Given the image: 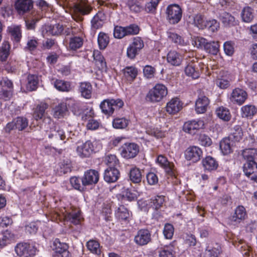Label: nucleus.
<instances>
[{"mask_svg":"<svg viewBox=\"0 0 257 257\" xmlns=\"http://www.w3.org/2000/svg\"><path fill=\"white\" fill-rule=\"evenodd\" d=\"M94 112L93 109H90L86 113L82 116L83 120H87L86 125V128L90 131H95L99 128L101 125L100 121L93 118L94 117Z\"/></svg>","mask_w":257,"mask_h":257,"instance_id":"dca6fc26","label":"nucleus"},{"mask_svg":"<svg viewBox=\"0 0 257 257\" xmlns=\"http://www.w3.org/2000/svg\"><path fill=\"white\" fill-rule=\"evenodd\" d=\"M116 217L120 221H125L128 217V210L124 205H121L115 213Z\"/></svg>","mask_w":257,"mask_h":257,"instance_id":"3c124183","label":"nucleus"},{"mask_svg":"<svg viewBox=\"0 0 257 257\" xmlns=\"http://www.w3.org/2000/svg\"><path fill=\"white\" fill-rule=\"evenodd\" d=\"M204 125V121L201 119L188 120L184 123L183 130L186 133L194 135L200 129L203 128Z\"/></svg>","mask_w":257,"mask_h":257,"instance_id":"2eb2a0df","label":"nucleus"},{"mask_svg":"<svg viewBox=\"0 0 257 257\" xmlns=\"http://www.w3.org/2000/svg\"><path fill=\"white\" fill-rule=\"evenodd\" d=\"M219 18L225 27H231L237 24L234 17L226 12H221Z\"/></svg>","mask_w":257,"mask_h":257,"instance_id":"e433bc0d","label":"nucleus"},{"mask_svg":"<svg viewBox=\"0 0 257 257\" xmlns=\"http://www.w3.org/2000/svg\"><path fill=\"white\" fill-rule=\"evenodd\" d=\"M81 178L79 177L74 176L70 179V182L72 186L74 189L79 191L83 190L84 187L82 186V184H81Z\"/></svg>","mask_w":257,"mask_h":257,"instance_id":"e2e57ef3","label":"nucleus"},{"mask_svg":"<svg viewBox=\"0 0 257 257\" xmlns=\"http://www.w3.org/2000/svg\"><path fill=\"white\" fill-rule=\"evenodd\" d=\"M144 46V42L140 37L135 38L130 45V58L134 59Z\"/></svg>","mask_w":257,"mask_h":257,"instance_id":"c85d7f7f","label":"nucleus"},{"mask_svg":"<svg viewBox=\"0 0 257 257\" xmlns=\"http://www.w3.org/2000/svg\"><path fill=\"white\" fill-rule=\"evenodd\" d=\"M96 141L87 140L77 146L76 151L77 155L82 159L89 158L92 154L97 152Z\"/></svg>","mask_w":257,"mask_h":257,"instance_id":"20e7f679","label":"nucleus"},{"mask_svg":"<svg viewBox=\"0 0 257 257\" xmlns=\"http://www.w3.org/2000/svg\"><path fill=\"white\" fill-rule=\"evenodd\" d=\"M71 171V165L68 160H64L60 163V172L65 174Z\"/></svg>","mask_w":257,"mask_h":257,"instance_id":"774afa93","label":"nucleus"},{"mask_svg":"<svg viewBox=\"0 0 257 257\" xmlns=\"http://www.w3.org/2000/svg\"><path fill=\"white\" fill-rule=\"evenodd\" d=\"M83 44V39L80 37L74 36L70 39L69 49L72 51H76L81 48Z\"/></svg>","mask_w":257,"mask_h":257,"instance_id":"c03bdc74","label":"nucleus"},{"mask_svg":"<svg viewBox=\"0 0 257 257\" xmlns=\"http://www.w3.org/2000/svg\"><path fill=\"white\" fill-rule=\"evenodd\" d=\"M183 104L179 98H173L167 103L166 111L169 114H176L182 109Z\"/></svg>","mask_w":257,"mask_h":257,"instance_id":"b1692460","label":"nucleus"},{"mask_svg":"<svg viewBox=\"0 0 257 257\" xmlns=\"http://www.w3.org/2000/svg\"><path fill=\"white\" fill-rule=\"evenodd\" d=\"M167 15L170 23L177 24L182 18L181 9L177 5H171L167 7Z\"/></svg>","mask_w":257,"mask_h":257,"instance_id":"4468645a","label":"nucleus"},{"mask_svg":"<svg viewBox=\"0 0 257 257\" xmlns=\"http://www.w3.org/2000/svg\"><path fill=\"white\" fill-rule=\"evenodd\" d=\"M201 163L204 170L208 172L216 170L218 167V162L210 156H206L203 158Z\"/></svg>","mask_w":257,"mask_h":257,"instance_id":"c756f323","label":"nucleus"},{"mask_svg":"<svg viewBox=\"0 0 257 257\" xmlns=\"http://www.w3.org/2000/svg\"><path fill=\"white\" fill-rule=\"evenodd\" d=\"M241 17L244 22H250L254 17L253 10L249 7H245L242 11Z\"/></svg>","mask_w":257,"mask_h":257,"instance_id":"de8ad7c7","label":"nucleus"},{"mask_svg":"<svg viewBox=\"0 0 257 257\" xmlns=\"http://www.w3.org/2000/svg\"><path fill=\"white\" fill-rule=\"evenodd\" d=\"M156 163L164 169L166 174L170 177L175 176V166L173 162L168 161L167 158L163 155L158 156Z\"/></svg>","mask_w":257,"mask_h":257,"instance_id":"f8f14e48","label":"nucleus"},{"mask_svg":"<svg viewBox=\"0 0 257 257\" xmlns=\"http://www.w3.org/2000/svg\"><path fill=\"white\" fill-rule=\"evenodd\" d=\"M135 242L139 245H145L151 241V233L147 229H140L134 238Z\"/></svg>","mask_w":257,"mask_h":257,"instance_id":"6ab92c4d","label":"nucleus"},{"mask_svg":"<svg viewBox=\"0 0 257 257\" xmlns=\"http://www.w3.org/2000/svg\"><path fill=\"white\" fill-rule=\"evenodd\" d=\"M243 132L241 126L239 125H235L231 130V132L228 137L234 143L239 142L242 139Z\"/></svg>","mask_w":257,"mask_h":257,"instance_id":"72a5a7b5","label":"nucleus"},{"mask_svg":"<svg viewBox=\"0 0 257 257\" xmlns=\"http://www.w3.org/2000/svg\"><path fill=\"white\" fill-rule=\"evenodd\" d=\"M26 88L29 91L36 90L39 82V76L36 74H29L27 78Z\"/></svg>","mask_w":257,"mask_h":257,"instance_id":"f704fd0d","label":"nucleus"},{"mask_svg":"<svg viewBox=\"0 0 257 257\" xmlns=\"http://www.w3.org/2000/svg\"><path fill=\"white\" fill-rule=\"evenodd\" d=\"M163 232L165 238L172 239L174 233V226L171 223H166L164 225Z\"/></svg>","mask_w":257,"mask_h":257,"instance_id":"4d7b16f0","label":"nucleus"},{"mask_svg":"<svg viewBox=\"0 0 257 257\" xmlns=\"http://www.w3.org/2000/svg\"><path fill=\"white\" fill-rule=\"evenodd\" d=\"M48 108V104L45 102H41L36 105L32 109V115L33 119L37 122L42 121L48 124H54L51 118L46 111Z\"/></svg>","mask_w":257,"mask_h":257,"instance_id":"7ed1b4c3","label":"nucleus"},{"mask_svg":"<svg viewBox=\"0 0 257 257\" xmlns=\"http://www.w3.org/2000/svg\"><path fill=\"white\" fill-rule=\"evenodd\" d=\"M240 112L242 117L251 119L256 114L257 108L253 105L247 104L241 107Z\"/></svg>","mask_w":257,"mask_h":257,"instance_id":"c9c22d12","label":"nucleus"},{"mask_svg":"<svg viewBox=\"0 0 257 257\" xmlns=\"http://www.w3.org/2000/svg\"><path fill=\"white\" fill-rule=\"evenodd\" d=\"M119 175L117 168H107L104 173V180L108 183H113L118 179Z\"/></svg>","mask_w":257,"mask_h":257,"instance_id":"7c9ffc66","label":"nucleus"},{"mask_svg":"<svg viewBox=\"0 0 257 257\" xmlns=\"http://www.w3.org/2000/svg\"><path fill=\"white\" fill-rule=\"evenodd\" d=\"M106 164L108 168H117L119 166V160L114 155H108L106 157Z\"/></svg>","mask_w":257,"mask_h":257,"instance_id":"6e6d98bb","label":"nucleus"},{"mask_svg":"<svg viewBox=\"0 0 257 257\" xmlns=\"http://www.w3.org/2000/svg\"><path fill=\"white\" fill-rule=\"evenodd\" d=\"M16 240V235L12 231L7 229L0 233V249L3 248Z\"/></svg>","mask_w":257,"mask_h":257,"instance_id":"5701e85b","label":"nucleus"},{"mask_svg":"<svg viewBox=\"0 0 257 257\" xmlns=\"http://www.w3.org/2000/svg\"><path fill=\"white\" fill-rule=\"evenodd\" d=\"M147 183L150 185H155L158 183L159 178L156 173L149 172L146 175Z\"/></svg>","mask_w":257,"mask_h":257,"instance_id":"680f3d73","label":"nucleus"},{"mask_svg":"<svg viewBox=\"0 0 257 257\" xmlns=\"http://www.w3.org/2000/svg\"><path fill=\"white\" fill-rule=\"evenodd\" d=\"M14 6L17 13L23 15L32 9L33 3L32 0H16Z\"/></svg>","mask_w":257,"mask_h":257,"instance_id":"4be33fe9","label":"nucleus"},{"mask_svg":"<svg viewBox=\"0 0 257 257\" xmlns=\"http://www.w3.org/2000/svg\"><path fill=\"white\" fill-rule=\"evenodd\" d=\"M217 117L224 121H228L231 118V115L229 109L223 106H220L216 110Z\"/></svg>","mask_w":257,"mask_h":257,"instance_id":"79ce46f5","label":"nucleus"},{"mask_svg":"<svg viewBox=\"0 0 257 257\" xmlns=\"http://www.w3.org/2000/svg\"><path fill=\"white\" fill-rule=\"evenodd\" d=\"M142 179L141 170L137 167L131 168L130 170V180L135 184L140 183Z\"/></svg>","mask_w":257,"mask_h":257,"instance_id":"37998d69","label":"nucleus"},{"mask_svg":"<svg viewBox=\"0 0 257 257\" xmlns=\"http://www.w3.org/2000/svg\"><path fill=\"white\" fill-rule=\"evenodd\" d=\"M59 4L63 8L73 7V13L72 15L73 19L77 21H82L83 16L89 14L91 8L87 4L83 1L76 3L75 0H58Z\"/></svg>","mask_w":257,"mask_h":257,"instance_id":"f257e3e1","label":"nucleus"},{"mask_svg":"<svg viewBox=\"0 0 257 257\" xmlns=\"http://www.w3.org/2000/svg\"><path fill=\"white\" fill-rule=\"evenodd\" d=\"M156 72V69L154 67L149 65L145 66L143 69L144 76L148 79L154 78Z\"/></svg>","mask_w":257,"mask_h":257,"instance_id":"052dcab7","label":"nucleus"},{"mask_svg":"<svg viewBox=\"0 0 257 257\" xmlns=\"http://www.w3.org/2000/svg\"><path fill=\"white\" fill-rule=\"evenodd\" d=\"M146 132L148 135L153 136L157 139L162 138L165 136L164 132L157 127L148 128Z\"/></svg>","mask_w":257,"mask_h":257,"instance_id":"bf43d9fd","label":"nucleus"},{"mask_svg":"<svg viewBox=\"0 0 257 257\" xmlns=\"http://www.w3.org/2000/svg\"><path fill=\"white\" fill-rule=\"evenodd\" d=\"M100 174L95 169H88L85 171L81 178L83 186H91L96 184L99 180Z\"/></svg>","mask_w":257,"mask_h":257,"instance_id":"9b49d317","label":"nucleus"},{"mask_svg":"<svg viewBox=\"0 0 257 257\" xmlns=\"http://www.w3.org/2000/svg\"><path fill=\"white\" fill-rule=\"evenodd\" d=\"M51 82L59 91L68 92L72 90L71 83L69 81L54 78L51 79Z\"/></svg>","mask_w":257,"mask_h":257,"instance_id":"a878e982","label":"nucleus"},{"mask_svg":"<svg viewBox=\"0 0 257 257\" xmlns=\"http://www.w3.org/2000/svg\"><path fill=\"white\" fill-rule=\"evenodd\" d=\"M196 58H193L189 62L185 68V73L194 79L198 78L200 77V73L198 68L196 67V62H197Z\"/></svg>","mask_w":257,"mask_h":257,"instance_id":"bb28decb","label":"nucleus"},{"mask_svg":"<svg viewBox=\"0 0 257 257\" xmlns=\"http://www.w3.org/2000/svg\"><path fill=\"white\" fill-rule=\"evenodd\" d=\"M68 249V244L61 242L60 239L57 238L53 241L52 249L55 252L54 257H71Z\"/></svg>","mask_w":257,"mask_h":257,"instance_id":"9d476101","label":"nucleus"},{"mask_svg":"<svg viewBox=\"0 0 257 257\" xmlns=\"http://www.w3.org/2000/svg\"><path fill=\"white\" fill-rule=\"evenodd\" d=\"M86 246L87 249L92 253L97 255H100L101 253V250L100 249V244L98 241L90 239L86 243Z\"/></svg>","mask_w":257,"mask_h":257,"instance_id":"49530a36","label":"nucleus"},{"mask_svg":"<svg viewBox=\"0 0 257 257\" xmlns=\"http://www.w3.org/2000/svg\"><path fill=\"white\" fill-rule=\"evenodd\" d=\"M105 19V16L103 13H97L91 21L92 30L96 31L101 28L103 26Z\"/></svg>","mask_w":257,"mask_h":257,"instance_id":"473e14b6","label":"nucleus"},{"mask_svg":"<svg viewBox=\"0 0 257 257\" xmlns=\"http://www.w3.org/2000/svg\"><path fill=\"white\" fill-rule=\"evenodd\" d=\"M67 111V104L66 102L60 103L55 108L54 116L55 117L61 118L64 116Z\"/></svg>","mask_w":257,"mask_h":257,"instance_id":"09e8293b","label":"nucleus"},{"mask_svg":"<svg viewBox=\"0 0 257 257\" xmlns=\"http://www.w3.org/2000/svg\"><path fill=\"white\" fill-rule=\"evenodd\" d=\"M93 62L98 70L106 72L107 70V63L101 52L98 50H94L92 55Z\"/></svg>","mask_w":257,"mask_h":257,"instance_id":"412c9836","label":"nucleus"},{"mask_svg":"<svg viewBox=\"0 0 257 257\" xmlns=\"http://www.w3.org/2000/svg\"><path fill=\"white\" fill-rule=\"evenodd\" d=\"M65 217L67 221L74 225L80 224L83 219L80 209L77 208H71L66 212Z\"/></svg>","mask_w":257,"mask_h":257,"instance_id":"a211bd4d","label":"nucleus"},{"mask_svg":"<svg viewBox=\"0 0 257 257\" xmlns=\"http://www.w3.org/2000/svg\"><path fill=\"white\" fill-rule=\"evenodd\" d=\"M194 24L200 30H203L205 28L206 22L204 17L201 14H197L194 17Z\"/></svg>","mask_w":257,"mask_h":257,"instance_id":"13d9d810","label":"nucleus"},{"mask_svg":"<svg viewBox=\"0 0 257 257\" xmlns=\"http://www.w3.org/2000/svg\"><path fill=\"white\" fill-rule=\"evenodd\" d=\"M97 41L99 48L103 50L108 45L109 38L106 33H99Z\"/></svg>","mask_w":257,"mask_h":257,"instance_id":"603ef678","label":"nucleus"},{"mask_svg":"<svg viewBox=\"0 0 257 257\" xmlns=\"http://www.w3.org/2000/svg\"><path fill=\"white\" fill-rule=\"evenodd\" d=\"M206 250L209 253L210 256L213 257H218L222 251L221 245L218 243H213L212 246H207Z\"/></svg>","mask_w":257,"mask_h":257,"instance_id":"8fccbe9b","label":"nucleus"},{"mask_svg":"<svg viewBox=\"0 0 257 257\" xmlns=\"http://www.w3.org/2000/svg\"><path fill=\"white\" fill-rule=\"evenodd\" d=\"M165 201V196L163 195H157L151 199L150 205L156 210L161 208Z\"/></svg>","mask_w":257,"mask_h":257,"instance_id":"ea45409f","label":"nucleus"},{"mask_svg":"<svg viewBox=\"0 0 257 257\" xmlns=\"http://www.w3.org/2000/svg\"><path fill=\"white\" fill-rule=\"evenodd\" d=\"M159 257H175V252L169 246H165L159 251Z\"/></svg>","mask_w":257,"mask_h":257,"instance_id":"338daca9","label":"nucleus"},{"mask_svg":"<svg viewBox=\"0 0 257 257\" xmlns=\"http://www.w3.org/2000/svg\"><path fill=\"white\" fill-rule=\"evenodd\" d=\"M195 43L198 48H204L205 51L212 55H217L219 51V44L218 42H208L202 37H197Z\"/></svg>","mask_w":257,"mask_h":257,"instance_id":"6e6552de","label":"nucleus"},{"mask_svg":"<svg viewBox=\"0 0 257 257\" xmlns=\"http://www.w3.org/2000/svg\"><path fill=\"white\" fill-rule=\"evenodd\" d=\"M184 242L189 246H195L197 244V239L195 235L191 233H186L184 237Z\"/></svg>","mask_w":257,"mask_h":257,"instance_id":"0e129e2a","label":"nucleus"},{"mask_svg":"<svg viewBox=\"0 0 257 257\" xmlns=\"http://www.w3.org/2000/svg\"><path fill=\"white\" fill-rule=\"evenodd\" d=\"M102 112L106 115L111 116L114 113V109L109 98L103 100L100 104Z\"/></svg>","mask_w":257,"mask_h":257,"instance_id":"a19ab883","label":"nucleus"},{"mask_svg":"<svg viewBox=\"0 0 257 257\" xmlns=\"http://www.w3.org/2000/svg\"><path fill=\"white\" fill-rule=\"evenodd\" d=\"M14 93V84L8 77L0 80V100L4 101L10 100Z\"/></svg>","mask_w":257,"mask_h":257,"instance_id":"423d86ee","label":"nucleus"},{"mask_svg":"<svg viewBox=\"0 0 257 257\" xmlns=\"http://www.w3.org/2000/svg\"><path fill=\"white\" fill-rule=\"evenodd\" d=\"M242 168L244 175L250 180L257 182V163L255 161L244 163Z\"/></svg>","mask_w":257,"mask_h":257,"instance_id":"f3484780","label":"nucleus"},{"mask_svg":"<svg viewBox=\"0 0 257 257\" xmlns=\"http://www.w3.org/2000/svg\"><path fill=\"white\" fill-rule=\"evenodd\" d=\"M205 29L211 32L218 31L220 29L219 23L215 19L206 21Z\"/></svg>","mask_w":257,"mask_h":257,"instance_id":"864d4df0","label":"nucleus"},{"mask_svg":"<svg viewBox=\"0 0 257 257\" xmlns=\"http://www.w3.org/2000/svg\"><path fill=\"white\" fill-rule=\"evenodd\" d=\"M210 104V100L205 95H200L195 102V109L197 113H205Z\"/></svg>","mask_w":257,"mask_h":257,"instance_id":"393cba45","label":"nucleus"},{"mask_svg":"<svg viewBox=\"0 0 257 257\" xmlns=\"http://www.w3.org/2000/svg\"><path fill=\"white\" fill-rule=\"evenodd\" d=\"M215 84L220 89H224L230 86V82L223 77L217 78L215 80Z\"/></svg>","mask_w":257,"mask_h":257,"instance_id":"69168bd1","label":"nucleus"},{"mask_svg":"<svg viewBox=\"0 0 257 257\" xmlns=\"http://www.w3.org/2000/svg\"><path fill=\"white\" fill-rule=\"evenodd\" d=\"M230 141L229 138H225L220 142V149L224 155H228L232 152Z\"/></svg>","mask_w":257,"mask_h":257,"instance_id":"a18cd8bd","label":"nucleus"},{"mask_svg":"<svg viewBox=\"0 0 257 257\" xmlns=\"http://www.w3.org/2000/svg\"><path fill=\"white\" fill-rule=\"evenodd\" d=\"M28 124V118L24 116H18L6 124L5 130L8 133H10L13 130L23 131L27 128Z\"/></svg>","mask_w":257,"mask_h":257,"instance_id":"1a4fd4ad","label":"nucleus"},{"mask_svg":"<svg viewBox=\"0 0 257 257\" xmlns=\"http://www.w3.org/2000/svg\"><path fill=\"white\" fill-rule=\"evenodd\" d=\"M241 155L245 161V163H251V161H255L257 157V150L254 148L244 149L241 152Z\"/></svg>","mask_w":257,"mask_h":257,"instance_id":"58836bf2","label":"nucleus"},{"mask_svg":"<svg viewBox=\"0 0 257 257\" xmlns=\"http://www.w3.org/2000/svg\"><path fill=\"white\" fill-rule=\"evenodd\" d=\"M128 123L127 119L124 117L115 118L112 121V125L114 128L122 129L127 126Z\"/></svg>","mask_w":257,"mask_h":257,"instance_id":"5fc2aeb1","label":"nucleus"},{"mask_svg":"<svg viewBox=\"0 0 257 257\" xmlns=\"http://www.w3.org/2000/svg\"><path fill=\"white\" fill-rule=\"evenodd\" d=\"M11 45L4 41L0 46V61L6 62L10 55Z\"/></svg>","mask_w":257,"mask_h":257,"instance_id":"4c0bfd02","label":"nucleus"},{"mask_svg":"<svg viewBox=\"0 0 257 257\" xmlns=\"http://www.w3.org/2000/svg\"><path fill=\"white\" fill-rule=\"evenodd\" d=\"M78 91L82 97L90 99L92 96V86L90 82H82L79 83Z\"/></svg>","mask_w":257,"mask_h":257,"instance_id":"2f4dec72","label":"nucleus"},{"mask_svg":"<svg viewBox=\"0 0 257 257\" xmlns=\"http://www.w3.org/2000/svg\"><path fill=\"white\" fill-rule=\"evenodd\" d=\"M185 160L190 164H194L201 160L203 157L202 150L196 146H190L184 152Z\"/></svg>","mask_w":257,"mask_h":257,"instance_id":"0eeeda50","label":"nucleus"},{"mask_svg":"<svg viewBox=\"0 0 257 257\" xmlns=\"http://www.w3.org/2000/svg\"><path fill=\"white\" fill-rule=\"evenodd\" d=\"M15 250L20 257H34L37 249L33 243L21 242L17 244Z\"/></svg>","mask_w":257,"mask_h":257,"instance_id":"39448f33","label":"nucleus"},{"mask_svg":"<svg viewBox=\"0 0 257 257\" xmlns=\"http://www.w3.org/2000/svg\"><path fill=\"white\" fill-rule=\"evenodd\" d=\"M183 60L182 55L175 50H170L167 55V61L173 66H180Z\"/></svg>","mask_w":257,"mask_h":257,"instance_id":"cd10ccee","label":"nucleus"},{"mask_svg":"<svg viewBox=\"0 0 257 257\" xmlns=\"http://www.w3.org/2000/svg\"><path fill=\"white\" fill-rule=\"evenodd\" d=\"M229 98L233 104L240 106L248 98V94L244 89L236 87L232 90Z\"/></svg>","mask_w":257,"mask_h":257,"instance_id":"ddd939ff","label":"nucleus"},{"mask_svg":"<svg viewBox=\"0 0 257 257\" xmlns=\"http://www.w3.org/2000/svg\"><path fill=\"white\" fill-rule=\"evenodd\" d=\"M168 94L167 87L162 83H157L151 89L146 96L147 101L156 103L162 101Z\"/></svg>","mask_w":257,"mask_h":257,"instance_id":"f03ea898","label":"nucleus"},{"mask_svg":"<svg viewBox=\"0 0 257 257\" xmlns=\"http://www.w3.org/2000/svg\"><path fill=\"white\" fill-rule=\"evenodd\" d=\"M247 217L246 209L242 205L237 206L234 212L229 217L230 221L234 224H237L244 220Z\"/></svg>","mask_w":257,"mask_h":257,"instance_id":"aec40b11","label":"nucleus"}]
</instances>
